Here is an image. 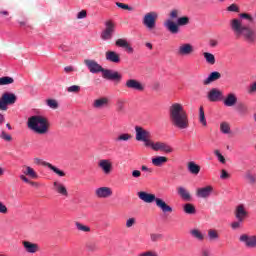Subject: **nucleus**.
I'll use <instances>...</instances> for the list:
<instances>
[{"instance_id":"1","label":"nucleus","mask_w":256,"mask_h":256,"mask_svg":"<svg viewBox=\"0 0 256 256\" xmlns=\"http://www.w3.org/2000/svg\"><path fill=\"white\" fill-rule=\"evenodd\" d=\"M169 120L176 129H189V115L181 103H173L169 107Z\"/></svg>"},{"instance_id":"2","label":"nucleus","mask_w":256,"mask_h":256,"mask_svg":"<svg viewBox=\"0 0 256 256\" xmlns=\"http://www.w3.org/2000/svg\"><path fill=\"white\" fill-rule=\"evenodd\" d=\"M230 28L236 37H241L246 43L253 45L256 42V30L243 25V21L234 18L230 21Z\"/></svg>"},{"instance_id":"3","label":"nucleus","mask_w":256,"mask_h":256,"mask_svg":"<svg viewBox=\"0 0 256 256\" xmlns=\"http://www.w3.org/2000/svg\"><path fill=\"white\" fill-rule=\"evenodd\" d=\"M84 64L89 69L90 73H102L103 79H108L109 81H121L123 79V76L119 74V72L105 69L95 60H84Z\"/></svg>"},{"instance_id":"4","label":"nucleus","mask_w":256,"mask_h":256,"mask_svg":"<svg viewBox=\"0 0 256 256\" xmlns=\"http://www.w3.org/2000/svg\"><path fill=\"white\" fill-rule=\"evenodd\" d=\"M27 126L37 135H47L49 133V120L45 116H31L28 118Z\"/></svg>"},{"instance_id":"5","label":"nucleus","mask_w":256,"mask_h":256,"mask_svg":"<svg viewBox=\"0 0 256 256\" xmlns=\"http://www.w3.org/2000/svg\"><path fill=\"white\" fill-rule=\"evenodd\" d=\"M138 198L144 203H156V207L161 209L162 213H173V207L167 204L165 200L157 198L155 194L140 191L137 193Z\"/></svg>"},{"instance_id":"6","label":"nucleus","mask_w":256,"mask_h":256,"mask_svg":"<svg viewBox=\"0 0 256 256\" xmlns=\"http://www.w3.org/2000/svg\"><path fill=\"white\" fill-rule=\"evenodd\" d=\"M191 19L189 16L179 17L176 22L173 20H166L164 22V27L171 33L172 35H177L179 33V27H185V25H189Z\"/></svg>"},{"instance_id":"7","label":"nucleus","mask_w":256,"mask_h":256,"mask_svg":"<svg viewBox=\"0 0 256 256\" xmlns=\"http://www.w3.org/2000/svg\"><path fill=\"white\" fill-rule=\"evenodd\" d=\"M17 103V95L12 92H4L0 98V111H7L9 105Z\"/></svg>"},{"instance_id":"8","label":"nucleus","mask_w":256,"mask_h":256,"mask_svg":"<svg viewBox=\"0 0 256 256\" xmlns=\"http://www.w3.org/2000/svg\"><path fill=\"white\" fill-rule=\"evenodd\" d=\"M157 19H159V14L155 11H151L143 16L142 23L148 31H153V29L157 27Z\"/></svg>"},{"instance_id":"9","label":"nucleus","mask_w":256,"mask_h":256,"mask_svg":"<svg viewBox=\"0 0 256 256\" xmlns=\"http://www.w3.org/2000/svg\"><path fill=\"white\" fill-rule=\"evenodd\" d=\"M136 141H142L146 147L151 144V132L141 126H135Z\"/></svg>"},{"instance_id":"10","label":"nucleus","mask_w":256,"mask_h":256,"mask_svg":"<svg viewBox=\"0 0 256 256\" xmlns=\"http://www.w3.org/2000/svg\"><path fill=\"white\" fill-rule=\"evenodd\" d=\"M104 25L105 28L101 32L100 37L103 41H111L113 35H115V22H113V20H107Z\"/></svg>"},{"instance_id":"11","label":"nucleus","mask_w":256,"mask_h":256,"mask_svg":"<svg viewBox=\"0 0 256 256\" xmlns=\"http://www.w3.org/2000/svg\"><path fill=\"white\" fill-rule=\"evenodd\" d=\"M124 87L130 91H138V93L145 91V84L133 78L126 80Z\"/></svg>"},{"instance_id":"12","label":"nucleus","mask_w":256,"mask_h":256,"mask_svg":"<svg viewBox=\"0 0 256 256\" xmlns=\"http://www.w3.org/2000/svg\"><path fill=\"white\" fill-rule=\"evenodd\" d=\"M148 147L151 148L152 151H162L164 153H173V148L165 143V142H153V140L150 142V145Z\"/></svg>"},{"instance_id":"13","label":"nucleus","mask_w":256,"mask_h":256,"mask_svg":"<svg viewBox=\"0 0 256 256\" xmlns=\"http://www.w3.org/2000/svg\"><path fill=\"white\" fill-rule=\"evenodd\" d=\"M22 245H23L24 251L29 255H35V253H39L41 251L39 244L35 242H31L29 240L22 241Z\"/></svg>"},{"instance_id":"14","label":"nucleus","mask_w":256,"mask_h":256,"mask_svg":"<svg viewBox=\"0 0 256 256\" xmlns=\"http://www.w3.org/2000/svg\"><path fill=\"white\" fill-rule=\"evenodd\" d=\"M34 163H36V165H43V167H48V169H50V171H53V173L58 175V177H65V173L62 170L53 166V164L47 161H43L40 158H35Z\"/></svg>"},{"instance_id":"15","label":"nucleus","mask_w":256,"mask_h":256,"mask_svg":"<svg viewBox=\"0 0 256 256\" xmlns=\"http://www.w3.org/2000/svg\"><path fill=\"white\" fill-rule=\"evenodd\" d=\"M195 49L193 48V45L190 43H183L180 44V46L177 49V55L179 57H187L189 55H193V52Z\"/></svg>"},{"instance_id":"16","label":"nucleus","mask_w":256,"mask_h":256,"mask_svg":"<svg viewBox=\"0 0 256 256\" xmlns=\"http://www.w3.org/2000/svg\"><path fill=\"white\" fill-rule=\"evenodd\" d=\"M98 167L104 175H111V173H113V162L109 159L99 160Z\"/></svg>"},{"instance_id":"17","label":"nucleus","mask_w":256,"mask_h":256,"mask_svg":"<svg viewBox=\"0 0 256 256\" xmlns=\"http://www.w3.org/2000/svg\"><path fill=\"white\" fill-rule=\"evenodd\" d=\"M241 243H244L248 249H256V236H249L247 234H242L239 238Z\"/></svg>"},{"instance_id":"18","label":"nucleus","mask_w":256,"mask_h":256,"mask_svg":"<svg viewBox=\"0 0 256 256\" xmlns=\"http://www.w3.org/2000/svg\"><path fill=\"white\" fill-rule=\"evenodd\" d=\"M95 195L98 199H109L113 196V190L110 187H100L95 190Z\"/></svg>"},{"instance_id":"19","label":"nucleus","mask_w":256,"mask_h":256,"mask_svg":"<svg viewBox=\"0 0 256 256\" xmlns=\"http://www.w3.org/2000/svg\"><path fill=\"white\" fill-rule=\"evenodd\" d=\"M208 100L211 101L212 103H217V101H223V91L217 89V88H212L208 92Z\"/></svg>"},{"instance_id":"20","label":"nucleus","mask_w":256,"mask_h":256,"mask_svg":"<svg viewBox=\"0 0 256 256\" xmlns=\"http://www.w3.org/2000/svg\"><path fill=\"white\" fill-rule=\"evenodd\" d=\"M247 215H249V213L247 210H245V206H243V204H240L236 207L234 216L236 217L237 221H245V219H247Z\"/></svg>"},{"instance_id":"21","label":"nucleus","mask_w":256,"mask_h":256,"mask_svg":"<svg viewBox=\"0 0 256 256\" xmlns=\"http://www.w3.org/2000/svg\"><path fill=\"white\" fill-rule=\"evenodd\" d=\"M53 189L58 195H61L62 197H69V192L67 191V187L63 185L61 182H54L53 183Z\"/></svg>"},{"instance_id":"22","label":"nucleus","mask_w":256,"mask_h":256,"mask_svg":"<svg viewBox=\"0 0 256 256\" xmlns=\"http://www.w3.org/2000/svg\"><path fill=\"white\" fill-rule=\"evenodd\" d=\"M225 107H235L237 105V94L228 93L225 99L223 100Z\"/></svg>"},{"instance_id":"23","label":"nucleus","mask_w":256,"mask_h":256,"mask_svg":"<svg viewBox=\"0 0 256 256\" xmlns=\"http://www.w3.org/2000/svg\"><path fill=\"white\" fill-rule=\"evenodd\" d=\"M109 105V98L107 97H101L96 100H94L92 107L94 109H105Z\"/></svg>"},{"instance_id":"24","label":"nucleus","mask_w":256,"mask_h":256,"mask_svg":"<svg viewBox=\"0 0 256 256\" xmlns=\"http://www.w3.org/2000/svg\"><path fill=\"white\" fill-rule=\"evenodd\" d=\"M213 193V187L212 186H206L204 188H198L196 195L197 197H200L201 199H207Z\"/></svg>"},{"instance_id":"25","label":"nucleus","mask_w":256,"mask_h":256,"mask_svg":"<svg viewBox=\"0 0 256 256\" xmlns=\"http://www.w3.org/2000/svg\"><path fill=\"white\" fill-rule=\"evenodd\" d=\"M116 47H122L123 49H126L127 53H134V49L131 46V44H129V42H127L126 39L123 38H119L118 40H116L115 42Z\"/></svg>"},{"instance_id":"26","label":"nucleus","mask_w":256,"mask_h":256,"mask_svg":"<svg viewBox=\"0 0 256 256\" xmlns=\"http://www.w3.org/2000/svg\"><path fill=\"white\" fill-rule=\"evenodd\" d=\"M219 79H221V73L214 71L210 73L205 80H203V85H211V83L219 81Z\"/></svg>"},{"instance_id":"27","label":"nucleus","mask_w":256,"mask_h":256,"mask_svg":"<svg viewBox=\"0 0 256 256\" xmlns=\"http://www.w3.org/2000/svg\"><path fill=\"white\" fill-rule=\"evenodd\" d=\"M189 233L192 239H196V241H205V234L198 228L191 229Z\"/></svg>"},{"instance_id":"28","label":"nucleus","mask_w":256,"mask_h":256,"mask_svg":"<svg viewBox=\"0 0 256 256\" xmlns=\"http://www.w3.org/2000/svg\"><path fill=\"white\" fill-rule=\"evenodd\" d=\"M23 175H26L27 177H30V179H38L39 175L31 166H23L22 170Z\"/></svg>"},{"instance_id":"29","label":"nucleus","mask_w":256,"mask_h":256,"mask_svg":"<svg viewBox=\"0 0 256 256\" xmlns=\"http://www.w3.org/2000/svg\"><path fill=\"white\" fill-rule=\"evenodd\" d=\"M177 193L183 199V201H191V193L183 186L177 188Z\"/></svg>"},{"instance_id":"30","label":"nucleus","mask_w":256,"mask_h":256,"mask_svg":"<svg viewBox=\"0 0 256 256\" xmlns=\"http://www.w3.org/2000/svg\"><path fill=\"white\" fill-rule=\"evenodd\" d=\"M106 60L110 61L111 63H120L121 58L119 57V54L115 51H107L106 52Z\"/></svg>"},{"instance_id":"31","label":"nucleus","mask_w":256,"mask_h":256,"mask_svg":"<svg viewBox=\"0 0 256 256\" xmlns=\"http://www.w3.org/2000/svg\"><path fill=\"white\" fill-rule=\"evenodd\" d=\"M167 161L168 159L165 156H156L152 158V165H154V167H162Z\"/></svg>"},{"instance_id":"32","label":"nucleus","mask_w":256,"mask_h":256,"mask_svg":"<svg viewBox=\"0 0 256 256\" xmlns=\"http://www.w3.org/2000/svg\"><path fill=\"white\" fill-rule=\"evenodd\" d=\"M188 171L192 175H199V173L201 172V166L191 161L188 163Z\"/></svg>"},{"instance_id":"33","label":"nucleus","mask_w":256,"mask_h":256,"mask_svg":"<svg viewBox=\"0 0 256 256\" xmlns=\"http://www.w3.org/2000/svg\"><path fill=\"white\" fill-rule=\"evenodd\" d=\"M208 241L212 243L213 241H219V231L215 229H209L207 233Z\"/></svg>"},{"instance_id":"34","label":"nucleus","mask_w":256,"mask_h":256,"mask_svg":"<svg viewBox=\"0 0 256 256\" xmlns=\"http://www.w3.org/2000/svg\"><path fill=\"white\" fill-rule=\"evenodd\" d=\"M244 178L246 179L247 183H249V185H255L256 174H253V172H251V170H247L245 172Z\"/></svg>"},{"instance_id":"35","label":"nucleus","mask_w":256,"mask_h":256,"mask_svg":"<svg viewBox=\"0 0 256 256\" xmlns=\"http://www.w3.org/2000/svg\"><path fill=\"white\" fill-rule=\"evenodd\" d=\"M183 211L187 215H195V213H197V210L195 209V206L191 203L184 204Z\"/></svg>"},{"instance_id":"36","label":"nucleus","mask_w":256,"mask_h":256,"mask_svg":"<svg viewBox=\"0 0 256 256\" xmlns=\"http://www.w3.org/2000/svg\"><path fill=\"white\" fill-rule=\"evenodd\" d=\"M199 123H201V125L203 127H207V119L205 118V110L203 109V106H200L199 108Z\"/></svg>"},{"instance_id":"37","label":"nucleus","mask_w":256,"mask_h":256,"mask_svg":"<svg viewBox=\"0 0 256 256\" xmlns=\"http://www.w3.org/2000/svg\"><path fill=\"white\" fill-rule=\"evenodd\" d=\"M76 229L82 231V233H91V227L82 224L81 222H75Z\"/></svg>"},{"instance_id":"38","label":"nucleus","mask_w":256,"mask_h":256,"mask_svg":"<svg viewBox=\"0 0 256 256\" xmlns=\"http://www.w3.org/2000/svg\"><path fill=\"white\" fill-rule=\"evenodd\" d=\"M203 57L206 60V63H208L209 65H215V55L209 52H204Z\"/></svg>"},{"instance_id":"39","label":"nucleus","mask_w":256,"mask_h":256,"mask_svg":"<svg viewBox=\"0 0 256 256\" xmlns=\"http://www.w3.org/2000/svg\"><path fill=\"white\" fill-rule=\"evenodd\" d=\"M220 131L224 135H229V133H231V126L229 125L228 122H222L220 124Z\"/></svg>"},{"instance_id":"40","label":"nucleus","mask_w":256,"mask_h":256,"mask_svg":"<svg viewBox=\"0 0 256 256\" xmlns=\"http://www.w3.org/2000/svg\"><path fill=\"white\" fill-rule=\"evenodd\" d=\"M15 83V80L12 77L4 76L0 78V85H11Z\"/></svg>"},{"instance_id":"41","label":"nucleus","mask_w":256,"mask_h":256,"mask_svg":"<svg viewBox=\"0 0 256 256\" xmlns=\"http://www.w3.org/2000/svg\"><path fill=\"white\" fill-rule=\"evenodd\" d=\"M133 139V136L129 133H122L117 138L116 141H131Z\"/></svg>"},{"instance_id":"42","label":"nucleus","mask_w":256,"mask_h":256,"mask_svg":"<svg viewBox=\"0 0 256 256\" xmlns=\"http://www.w3.org/2000/svg\"><path fill=\"white\" fill-rule=\"evenodd\" d=\"M179 15H181V10L172 9L169 13L170 21H173V19H179Z\"/></svg>"},{"instance_id":"43","label":"nucleus","mask_w":256,"mask_h":256,"mask_svg":"<svg viewBox=\"0 0 256 256\" xmlns=\"http://www.w3.org/2000/svg\"><path fill=\"white\" fill-rule=\"evenodd\" d=\"M46 104L50 109H57L59 107V103L55 99H48L46 100Z\"/></svg>"},{"instance_id":"44","label":"nucleus","mask_w":256,"mask_h":256,"mask_svg":"<svg viewBox=\"0 0 256 256\" xmlns=\"http://www.w3.org/2000/svg\"><path fill=\"white\" fill-rule=\"evenodd\" d=\"M150 239L152 243H157V241H161V239H163V234L152 233L150 234Z\"/></svg>"},{"instance_id":"45","label":"nucleus","mask_w":256,"mask_h":256,"mask_svg":"<svg viewBox=\"0 0 256 256\" xmlns=\"http://www.w3.org/2000/svg\"><path fill=\"white\" fill-rule=\"evenodd\" d=\"M229 13H239V6L235 3L231 4L226 8Z\"/></svg>"},{"instance_id":"46","label":"nucleus","mask_w":256,"mask_h":256,"mask_svg":"<svg viewBox=\"0 0 256 256\" xmlns=\"http://www.w3.org/2000/svg\"><path fill=\"white\" fill-rule=\"evenodd\" d=\"M0 139H3V141H7V142L13 141V137H11V135L7 134L5 131L1 132Z\"/></svg>"},{"instance_id":"47","label":"nucleus","mask_w":256,"mask_h":256,"mask_svg":"<svg viewBox=\"0 0 256 256\" xmlns=\"http://www.w3.org/2000/svg\"><path fill=\"white\" fill-rule=\"evenodd\" d=\"M117 111H123L125 109V100L118 99L116 102Z\"/></svg>"},{"instance_id":"48","label":"nucleus","mask_w":256,"mask_h":256,"mask_svg":"<svg viewBox=\"0 0 256 256\" xmlns=\"http://www.w3.org/2000/svg\"><path fill=\"white\" fill-rule=\"evenodd\" d=\"M116 7H119L120 9H125L126 11H133V7L121 2H116Z\"/></svg>"},{"instance_id":"49","label":"nucleus","mask_w":256,"mask_h":256,"mask_svg":"<svg viewBox=\"0 0 256 256\" xmlns=\"http://www.w3.org/2000/svg\"><path fill=\"white\" fill-rule=\"evenodd\" d=\"M79 91H81V86L72 85L67 88L68 93H79Z\"/></svg>"},{"instance_id":"50","label":"nucleus","mask_w":256,"mask_h":256,"mask_svg":"<svg viewBox=\"0 0 256 256\" xmlns=\"http://www.w3.org/2000/svg\"><path fill=\"white\" fill-rule=\"evenodd\" d=\"M86 248L88 251H91V252L97 251V249H98L97 244L95 242H88L86 244Z\"/></svg>"},{"instance_id":"51","label":"nucleus","mask_w":256,"mask_h":256,"mask_svg":"<svg viewBox=\"0 0 256 256\" xmlns=\"http://www.w3.org/2000/svg\"><path fill=\"white\" fill-rule=\"evenodd\" d=\"M237 111L240 113V115H245V113L248 111V108L245 106V104H239L237 106Z\"/></svg>"},{"instance_id":"52","label":"nucleus","mask_w":256,"mask_h":256,"mask_svg":"<svg viewBox=\"0 0 256 256\" xmlns=\"http://www.w3.org/2000/svg\"><path fill=\"white\" fill-rule=\"evenodd\" d=\"M138 256H159V254L153 250H147V251L141 252Z\"/></svg>"},{"instance_id":"53","label":"nucleus","mask_w":256,"mask_h":256,"mask_svg":"<svg viewBox=\"0 0 256 256\" xmlns=\"http://www.w3.org/2000/svg\"><path fill=\"white\" fill-rule=\"evenodd\" d=\"M241 225H243V221L237 220L231 223V229L237 230L241 229Z\"/></svg>"},{"instance_id":"54","label":"nucleus","mask_w":256,"mask_h":256,"mask_svg":"<svg viewBox=\"0 0 256 256\" xmlns=\"http://www.w3.org/2000/svg\"><path fill=\"white\" fill-rule=\"evenodd\" d=\"M8 213H9V209L3 202L0 201V214L7 215Z\"/></svg>"},{"instance_id":"55","label":"nucleus","mask_w":256,"mask_h":256,"mask_svg":"<svg viewBox=\"0 0 256 256\" xmlns=\"http://www.w3.org/2000/svg\"><path fill=\"white\" fill-rule=\"evenodd\" d=\"M135 223H137V219L135 218H129L128 220H126L127 229H131V227H133Z\"/></svg>"},{"instance_id":"56","label":"nucleus","mask_w":256,"mask_h":256,"mask_svg":"<svg viewBox=\"0 0 256 256\" xmlns=\"http://www.w3.org/2000/svg\"><path fill=\"white\" fill-rule=\"evenodd\" d=\"M240 19H247V21H250V23H253L254 18L250 14L247 13H241L240 14Z\"/></svg>"},{"instance_id":"57","label":"nucleus","mask_w":256,"mask_h":256,"mask_svg":"<svg viewBox=\"0 0 256 256\" xmlns=\"http://www.w3.org/2000/svg\"><path fill=\"white\" fill-rule=\"evenodd\" d=\"M214 155H216V157L218 158V161H220V163L225 164V157L221 155V152L219 150H215Z\"/></svg>"},{"instance_id":"58","label":"nucleus","mask_w":256,"mask_h":256,"mask_svg":"<svg viewBox=\"0 0 256 256\" xmlns=\"http://www.w3.org/2000/svg\"><path fill=\"white\" fill-rule=\"evenodd\" d=\"M86 17H87V10H82L77 14V19H85Z\"/></svg>"},{"instance_id":"59","label":"nucleus","mask_w":256,"mask_h":256,"mask_svg":"<svg viewBox=\"0 0 256 256\" xmlns=\"http://www.w3.org/2000/svg\"><path fill=\"white\" fill-rule=\"evenodd\" d=\"M248 93L251 95L252 93H256V82L250 84L248 88Z\"/></svg>"},{"instance_id":"60","label":"nucleus","mask_w":256,"mask_h":256,"mask_svg":"<svg viewBox=\"0 0 256 256\" xmlns=\"http://www.w3.org/2000/svg\"><path fill=\"white\" fill-rule=\"evenodd\" d=\"M229 177H231V175L227 173L226 170L221 171L220 179H229Z\"/></svg>"},{"instance_id":"61","label":"nucleus","mask_w":256,"mask_h":256,"mask_svg":"<svg viewBox=\"0 0 256 256\" xmlns=\"http://www.w3.org/2000/svg\"><path fill=\"white\" fill-rule=\"evenodd\" d=\"M132 177H133L134 179H139V177H141V171H139V170H133V171H132Z\"/></svg>"},{"instance_id":"62","label":"nucleus","mask_w":256,"mask_h":256,"mask_svg":"<svg viewBox=\"0 0 256 256\" xmlns=\"http://www.w3.org/2000/svg\"><path fill=\"white\" fill-rule=\"evenodd\" d=\"M19 178L21 179V181H23L24 183H30L29 178H27V176H25L24 174H21L19 176Z\"/></svg>"},{"instance_id":"63","label":"nucleus","mask_w":256,"mask_h":256,"mask_svg":"<svg viewBox=\"0 0 256 256\" xmlns=\"http://www.w3.org/2000/svg\"><path fill=\"white\" fill-rule=\"evenodd\" d=\"M64 71L65 73H72V71H75V68H73V66H66Z\"/></svg>"},{"instance_id":"64","label":"nucleus","mask_w":256,"mask_h":256,"mask_svg":"<svg viewBox=\"0 0 256 256\" xmlns=\"http://www.w3.org/2000/svg\"><path fill=\"white\" fill-rule=\"evenodd\" d=\"M218 44L217 40H210V47H217Z\"/></svg>"}]
</instances>
